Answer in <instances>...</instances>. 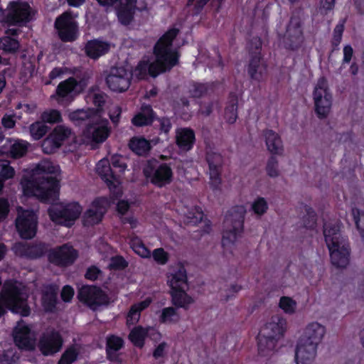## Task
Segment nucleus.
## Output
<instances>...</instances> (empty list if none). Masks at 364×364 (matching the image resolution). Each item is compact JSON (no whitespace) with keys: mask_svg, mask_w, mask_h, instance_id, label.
Returning <instances> with one entry per match:
<instances>
[{"mask_svg":"<svg viewBox=\"0 0 364 364\" xmlns=\"http://www.w3.org/2000/svg\"><path fill=\"white\" fill-rule=\"evenodd\" d=\"M323 235L332 265L339 269H346L350 263V249L347 240L340 232L339 225L337 223H325Z\"/></svg>","mask_w":364,"mask_h":364,"instance_id":"7ed1b4c3","label":"nucleus"},{"mask_svg":"<svg viewBox=\"0 0 364 364\" xmlns=\"http://www.w3.org/2000/svg\"><path fill=\"white\" fill-rule=\"evenodd\" d=\"M303 36L299 20L292 18L287 26L284 36V43L286 48L291 50L296 49L302 43Z\"/></svg>","mask_w":364,"mask_h":364,"instance_id":"412c9836","label":"nucleus"},{"mask_svg":"<svg viewBox=\"0 0 364 364\" xmlns=\"http://www.w3.org/2000/svg\"><path fill=\"white\" fill-rule=\"evenodd\" d=\"M195 141V134L191 129L183 128L177 130L176 142L178 146L185 151L191 149Z\"/></svg>","mask_w":364,"mask_h":364,"instance_id":"e433bc0d","label":"nucleus"},{"mask_svg":"<svg viewBox=\"0 0 364 364\" xmlns=\"http://www.w3.org/2000/svg\"><path fill=\"white\" fill-rule=\"evenodd\" d=\"M306 215L304 218V225L306 228L312 229L316 223V215L310 208L306 209Z\"/></svg>","mask_w":364,"mask_h":364,"instance_id":"4d7b16f0","label":"nucleus"},{"mask_svg":"<svg viewBox=\"0 0 364 364\" xmlns=\"http://www.w3.org/2000/svg\"><path fill=\"white\" fill-rule=\"evenodd\" d=\"M206 161L209 166L210 184L214 188H217L221 183L220 174L223 169V158L220 154L209 151L206 154Z\"/></svg>","mask_w":364,"mask_h":364,"instance_id":"aec40b11","label":"nucleus"},{"mask_svg":"<svg viewBox=\"0 0 364 364\" xmlns=\"http://www.w3.org/2000/svg\"><path fill=\"white\" fill-rule=\"evenodd\" d=\"M246 208L243 205H236L230 209L225 215L224 228H231L236 230H243Z\"/></svg>","mask_w":364,"mask_h":364,"instance_id":"b1692460","label":"nucleus"},{"mask_svg":"<svg viewBox=\"0 0 364 364\" xmlns=\"http://www.w3.org/2000/svg\"><path fill=\"white\" fill-rule=\"evenodd\" d=\"M107 119L102 118L100 113L94 117L88 127L83 129L85 139L95 144L103 143L109 136L111 128Z\"/></svg>","mask_w":364,"mask_h":364,"instance_id":"6e6552de","label":"nucleus"},{"mask_svg":"<svg viewBox=\"0 0 364 364\" xmlns=\"http://www.w3.org/2000/svg\"><path fill=\"white\" fill-rule=\"evenodd\" d=\"M96 171L109 188H111L112 185L115 186L114 181H117L116 176L107 159H104L100 160L97 164Z\"/></svg>","mask_w":364,"mask_h":364,"instance_id":"f704fd0d","label":"nucleus"},{"mask_svg":"<svg viewBox=\"0 0 364 364\" xmlns=\"http://www.w3.org/2000/svg\"><path fill=\"white\" fill-rule=\"evenodd\" d=\"M13 338L15 344L21 349L31 350L36 343V335L26 323L21 320L13 330Z\"/></svg>","mask_w":364,"mask_h":364,"instance_id":"ddd939ff","label":"nucleus"},{"mask_svg":"<svg viewBox=\"0 0 364 364\" xmlns=\"http://www.w3.org/2000/svg\"><path fill=\"white\" fill-rule=\"evenodd\" d=\"M133 250L141 257H150L151 251L139 239H134L132 242Z\"/></svg>","mask_w":364,"mask_h":364,"instance_id":"8fccbe9b","label":"nucleus"},{"mask_svg":"<svg viewBox=\"0 0 364 364\" xmlns=\"http://www.w3.org/2000/svg\"><path fill=\"white\" fill-rule=\"evenodd\" d=\"M18 215L16 219V228L23 239H31L36 233L37 218L33 210L17 208Z\"/></svg>","mask_w":364,"mask_h":364,"instance_id":"1a4fd4ad","label":"nucleus"},{"mask_svg":"<svg viewBox=\"0 0 364 364\" xmlns=\"http://www.w3.org/2000/svg\"><path fill=\"white\" fill-rule=\"evenodd\" d=\"M48 212L50 219L55 223L70 227L80 216L82 208L77 203H72L64 205H53Z\"/></svg>","mask_w":364,"mask_h":364,"instance_id":"423d86ee","label":"nucleus"},{"mask_svg":"<svg viewBox=\"0 0 364 364\" xmlns=\"http://www.w3.org/2000/svg\"><path fill=\"white\" fill-rule=\"evenodd\" d=\"M41 119L44 123L54 124L61 121V114L56 109H50L42 113Z\"/></svg>","mask_w":364,"mask_h":364,"instance_id":"3c124183","label":"nucleus"},{"mask_svg":"<svg viewBox=\"0 0 364 364\" xmlns=\"http://www.w3.org/2000/svg\"><path fill=\"white\" fill-rule=\"evenodd\" d=\"M344 30V26L343 24L337 25L333 31V36L332 38V46L333 49H336L338 46L340 44L342 38L343 32Z\"/></svg>","mask_w":364,"mask_h":364,"instance_id":"bf43d9fd","label":"nucleus"},{"mask_svg":"<svg viewBox=\"0 0 364 364\" xmlns=\"http://www.w3.org/2000/svg\"><path fill=\"white\" fill-rule=\"evenodd\" d=\"M127 265L128 263L122 257L117 256L111 258L109 268L110 269L120 270L124 269Z\"/></svg>","mask_w":364,"mask_h":364,"instance_id":"6e6d98bb","label":"nucleus"},{"mask_svg":"<svg viewBox=\"0 0 364 364\" xmlns=\"http://www.w3.org/2000/svg\"><path fill=\"white\" fill-rule=\"evenodd\" d=\"M144 175L150 178L152 183L158 187H162L171 183L172 180V170L169 166L166 164L157 165L149 164L144 169Z\"/></svg>","mask_w":364,"mask_h":364,"instance_id":"4468645a","label":"nucleus"},{"mask_svg":"<svg viewBox=\"0 0 364 364\" xmlns=\"http://www.w3.org/2000/svg\"><path fill=\"white\" fill-rule=\"evenodd\" d=\"M109 49V43L98 40L88 41L85 46L86 54L93 59H97L105 54L108 52Z\"/></svg>","mask_w":364,"mask_h":364,"instance_id":"72a5a7b5","label":"nucleus"},{"mask_svg":"<svg viewBox=\"0 0 364 364\" xmlns=\"http://www.w3.org/2000/svg\"><path fill=\"white\" fill-rule=\"evenodd\" d=\"M150 303L151 300L147 299L132 305L127 316V323L134 324L136 323L139 319L140 312L147 308Z\"/></svg>","mask_w":364,"mask_h":364,"instance_id":"4c0bfd02","label":"nucleus"},{"mask_svg":"<svg viewBox=\"0 0 364 364\" xmlns=\"http://www.w3.org/2000/svg\"><path fill=\"white\" fill-rule=\"evenodd\" d=\"M317 347L299 340L295 351L297 364H311L316 355Z\"/></svg>","mask_w":364,"mask_h":364,"instance_id":"bb28decb","label":"nucleus"},{"mask_svg":"<svg viewBox=\"0 0 364 364\" xmlns=\"http://www.w3.org/2000/svg\"><path fill=\"white\" fill-rule=\"evenodd\" d=\"M111 164L113 168H118L119 172H123L127 168L124 159L119 155H114L112 156Z\"/></svg>","mask_w":364,"mask_h":364,"instance_id":"680f3d73","label":"nucleus"},{"mask_svg":"<svg viewBox=\"0 0 364 364\" xmlns=\"http://www.w3.org/2000/svg\"><path fill=\"white\" fill-rule=\"evenodd\" d=\"M122 113V109L119 106H114L109 112V118L112 122L117 126L119 122V118Z\"/></svg>","mask_w":364,"mask_h":364,"instance_id":"69168bd1","label":"nucleus"},{"mask_svg":"<svg viewBox=\"0 0 364 364\" xmlns=\"http://www.w3.org/2000/svg\"><path fill=\"white\" fill-rule=\"evenodd\" d=\"M352 215L360 236L364 240V211L353 209Z\"/></svg>","mask_w":364,"mask_h":364,"instance_id":"603ef678","label":"nucleus"},{"mask_svg":"<svg viewBox=\"0 0 364 364\" xmlns=\"http://www.w3.org/2000/svg\"><path fill=\"white\" fill-rule=\"evenodd\" d=\"M313 98L315 111L321 119L325 118L329 113L332 105V95L329 91L327 80L321 77L314 88Z\"/></svg>","mask_w":364,"mask_h":364,"instance_id":"0eeeda50","label":"nucleus"},{"mask_svg":"<svg viewBox=\"0 0 364 364\" xmlns=\"http://www.w3.org/2000/svg\"><path fill=\"white\" fill-rule=\"evenodd\" d=\"M60 39L63 41H73L76 38L77 25L68 13L60 16L55 22Z\"/></svg>","mask_w":364,"mask_h":364,"instance_id":"a211bd4d","label":"nucleus"},{"mask_svg":"<svg viewBox=\"0 0 364 364\" xmlns=\"http://www.w3.org/2000/svg\"><path fill=\"white\" fill-rule=\"evenodd\" d=\"M72 134L70 128L64 125L56 126L43 141L41 144L43 151L47 154L55 152Z\"/></svg>","mask_w":364,"mask_h":364,"instance_id":"f8f14e48","label":"nucleus"},{"mask_svg":"<svg viewBox=\"0 0 364 364\" xmlns=\"http://www.w3.org/2000/svg\"><path fill=\"white\" fill-rule=\"evenodd\" d=\"M147 331L141 326L134 328L129 333V338L134 346L141 348L144 344V338Z\"/></svg>","mask_w":364,"mask_h":364,"instance_id":"79ce46f5","label":"nucleus"},{"mask_svg":"<svg viewBox=\"0 0 364 364\" xmlns=\"http://www.w3.org/2000/svg\"><path fill=\"white\" fill-rule=\"evenodd\" d=\"M135 10L119 7L117 11L118 19L123 25H129L133 19Z\"/></svg>","mask_w":364,"mask_h":364,"instance_id":"de8ad7c7","label":"nucleus"},{"mask_svg":"<svg viewBox=\"0 0 364 364\" xmlns=\"http://www.w3.org/2000/svg\"><path fill=\"white\" fill-rule=\"evenodd\" d=\"M187 274L185 267L181 264H178L173 268L168 283L171 287V290L180 288H188Z\"/></svg>","mask_w":364,"mask_h":364,"instance_id":"c85d7f7f","label":"nucleus"},{"mask_svg":"<svg viewBox=\"0 0 364 364\" xmlns=\"http://www.w3.org/2000/svg\"><path fill=\"white\" fill-rule=\"evenodd\" d=\"M85 85V80L77 82L74 77H69L68 80L61 82L56 89V94L59 100L72 101L73 97L80 92Z\"/></svg>","mask_w":364,"mask_h":364,"instance_id":"6ab92c4d","label":"nucleus"},{"mask_svg":"<svg viewBox=\"0 0 364 364\" xmlns=\"http://www.w3.org/2000/svg\"><path fill=\"white\" fill-rule=\"evenodd\" d=\"M132 77V72L124 67H113L106 77V84L111 90L122 92L129 87Z\"/></svg>","mask_w":364,"mask_h":364,"instance_id":"9d476101","label":"nucleus"},{"mask_svg":"<svg viewBox=\"0 0 364 364\" xmlns=\"http://www.w3.org/2000/svg\"><path fill=\"white\" fill-rule=\"evenodd\" d=\"M31 8L26 2H12L6 14V21L10 24H21L31 20Z\"/></svg>","mask_w":364,"mask_h":364,"instance_id":"dca6fc26","label":"nucleus"},{"mask_svg":"<svg viewBox=\"0 0 364 364\" xmlns=\"http://www.w3.org/2000/svg\"><path fill=\"white\" fill-rule=\"evenodd\" d=\"M335 0H321L319 5V11L322 14H326L328 11L333 9Z\"/></svg>","mask_w":364,"mask_h":364,"instance_id":"774afa93","label":"nucleus"},{"mask_svg":"<svg viewBox=\"0 0 364 364\" xmlns=\"http://www.w3.org/2000/svg\"><path fill=\"white\" fill-rule=\"evenodd\" d=\"M242 230H236L231 228H225L222 243L223 246H228L234 244Z\"/></svg>","mask_w":364,"mask_h":364,"instance_id":"a18cd8bd","label":"nucleus"},{"mask_svg":"<svg viewBox=\"0 0 364 364\" xmlns=\"http://www.w3.org/2000/svg\"><path fill=\"white\" fill-rule=\"evenodd\" d=\"M154 259L160 264H166L168 260V255L163 248H157L152 253Z\"/></svg>","mask_w":364,"mask_h":364,"instance_id":"13d9d810","label":"nucleus"},{"mask_svg":"<svg viewBox=\"0 0 364 364\" xmlns=\"http://www.w3.org/2000/svg\"><path fill=\"white\" fill-rule=\"evenodd\" d=\"M262 135L264 137L267 150L273 155H282L284 151V146L279 135L272 129L263 130Z\"/></svg>","mask_w":364,"mask_h":364,"instance_id":"c756f323","label":"nucleus"},{"mask_svg":"<svg viewBox=\"0 0 364 364\" xmlns=\"http://www.w3.org/2000/svg\"><path fill=\"white\" fill-rule=\"evenodd\" d=\"M287 321L279 315L273 316L258 336V350L262 356H267L275 348L276 344L284 334Z\"/></svg>","mask_w":364,"mask_h":364,"instance_id":"39448f33","label":"nucleus"},{"mask_svg":"<svg viewBox=\"0 0 364 364\" xmlns=\"http://www.w3.org/2000/svg\"><path fill=\"white\" fill-rule=\"evenodd\" d=\"M252 208L256 214L262 215L267 209V204L264 198H258L253 203Z\"/></svg>","mask_w":364,"mask_h":364,"instance_id":"052dcab7","label":"nucleus"},{"mask_svg":"<svg viewBox=\"0 0 364 364\" xmlns=\"http://www.w3.org/2000/svg\"><path fill=\"white\" fill-rule=\"evenodd\" d=\"M296 306V302L289 297L283 296L280 299L279 306L287 314L294 313Z\"/></svg>","mask_w":364,"mask_h":364,"instance_id":"864d4df0","label":"nucleus"},{"mask_svg":"<svg viewBox=\"0 0 364 364\" xmlns=\"http://www.w3.org/2000/svg\"><path fill=\"white\" fill-rule=\"evenodd\" d=\"M38 346L44 355H53L60 350L63 338L58 331L48 330L42 334Z\"/></svg>","mask_w":364,"mask_h":364,"instance_id":"2eb2a0df","label":"nucleus"},{"mask_svg":"<svg viewBox=\"0 0 364 364\" xmlns=\"http://www.w3.org/2000/svg\"><path fill=\"white\" fill-rule=\"evenodd\" d=\"M105 203L102 200H97L92 203L90 208L84 214V225L92 226L102 220L104 214L106 213Z\"/></svg>","mask_w":364,"mask_h":364,"instance_id":"393cba45","label":"nucleus"},{"mask_svg":"<svg viewBox=\"0 0 364 364\" xmlns=\"http://www.w3.org/2000/svg\"><path fill=\"white\" fill-rule=\"evenodd\" d=\"M187 289L180 288L170 291L171 302L176 307L186 310L194 302V299L186 292Z\"/></svg>","mask_w":364,"mask_h":364,"instance_id":"473e14b6","label":"nucleus"},{"mask_svg":"<svg viewBox=\"0 0 364 364\" xmlns=\"http://www.w3.org/2000/svg\"><path fill=\"white\" fill-rule=\"evenodd\" d=\"M15 173V171L13 167L8 164L4 165L0 171V178L3 181L11 178Z\"/></svg>","mask_w":364,"mask_h":364,"instance_id":"338daca9","label":"nucleus"},{"mask_svg":"<svg viewBox=\"0 0 364 364\" xmlns=\"http://www.w3.org/2000/svg\"><path fill=\"white\" fill-rule=\"evenodd\" d=\"M326 333L325 327L317 322L309 323L305 328L299 341L318 347Z\"/></svg>","mask_w":364,"mask_h":364,"instance_id":"5701e85b","label":"nucleus"},{"mask_svg":"<svg viewBox=\"0 0 364 364\" xmlns=\"http://www.w3.org/2000/svg\"><path fill=\"white\" fill-rule=\"evenodd\" d=\"M58 291V287L54 284L48 285L44 287L42 301L46 311H52L55 309Z\"/></svg>","mask_w":364,"mask_h":364,"instance_id":"c9c22d12","label":"nucleus"},{"mask_svg":"<svg viewBox=\"0 0 364 364\" xmlns=\"http://www.w3.org/2000/svg\"><path fill=\"white\" fill-rule=\"evenodd\" d=\"M19 48L17 40L10 36H4L0 38V49L6 53H15Z\"/></svg>","mask_w":364,"mask_h":364,"instance_id":"37998d69","label":"nucleus"},{"mask_svg":"<svg viewBox=\"0 0 364 364\" xmlns=\"http://www.w3.org/2000/svg\"><path fill=\"white\" fill-rule=\"evenodd\" d=\"M208 85L203 83L192 82L188 86L189 96L193 98H200L208 92Z\"/></svg>","mask_w":364,"mask_h":364,"instance_id":"c03bdc74","label":"nucleus"},{"mask_svg":"<svg viewBox=\"0 0 364 364\" xmlns=\"http://www.w3.org/2000/svg\"><path fill=\"white\" fill-rule=\"evenodd\" d=\"M48 129V127L44 124V122H38L31 125L30 133L34 139L38 140L47 133Z\"/></svg>","mask_w":364,"mask_h":364,"instance_id":"49530a36","label":"nucleus"},{"mask_svg":"<svg viewBox=\"0 0 364 364\" xmlns=\"http://www.w3.org/2000/svg\"><path fill=\"white\" fill-rule=\"evenodd\" d=\"M77 257V252L68 245H63L50 251L49 261L58 266L65 267L72 264Z\"/></svg>","mask_w":364,"mask_h":364,"instance_id":"f3484780","label":"nucleus"},{"mask_svg":"<svg viewBox=\"0 0 364 364\" xmlns=\"http://www.w3.org/2000/svg\"><path fill=\"white\" fill-rule=\"evenodd\" d=\"M59 172L58 166L50 161H42L38 164L31 180L27 181L23 186L25 192L41 198L46 202L55 201L58 196L57 175Z\"/></svg>","mask_w":364,"mask_h":364,"instance_id":"f03ea898","label":"nucleus"},{"mask_svg":"<svg viewBox=\"0 0 364 364\" xmlns=\"http://www.w3.org/2000/svg\"><path fill=\"white\" fill-rule=\"evenodd\" d=\"M27 149L28 143L26 141L8 138L0 147V154L18 159L26 154Z\"/></svg>","mask_w":364,"mask_h":364,"instance_id":"4be33fe9","label":"nucleus"},{"mask_svg":"<svg viewBox=\"0 0 364 364\" xmlns=\"http://www.w3.org/2000/svg\"><path fill=\"white\" fill-rule=\"evenodd\" d=\"M237 97L231 94L225 111V118L229 124H234L237 118Z\"/></svg>","mask_w":364,"mask_h":364,"instance_id":"58836bf2","label":"nucleus"},{"mask_svg":"<svg viewBox=\"0 0 364 364\" xmlns=\"http://www.w3.org/2000/svg\"><path fill=\"white\" fill-rule=\"evenodd\" d=\"M248 48L251 52V55H256L257 53L259 54V55H260L259 50L262 48V42L260 38L258 37L252 38L248 44Z\"/></svg>","mask_w":364,"mask_h":364,"instance_id":"0e129e2a","label":"nucleus"},{"mask_svg":"<svg viewBox=\"0 0 364 364\" xmlns=\"http://www.w3.org/2000/svg\"><path fill=\"white\" fill-rule=\"evenodd\" d=\"M178 32V29L171 28L159 38L154 48L155 60L152 62L142 60L137 65L140 77H144L147 74L155 77L170 70L178 63V55L172 49V41Z\"/></svg>","mask_w":364,"mask_h":364,"instance_id":"f257e3e1","label":"nucleus"},{"mask_svg":"<svg viewBox=\"0 0 364 364\" xmlns=\"http://www.w3.org/2000/svg\"><path fill=\"white\" fill-rule=\"evenodd\" d=\"M266 171L271 178H276L279 176V161L274 156H272L268 159Z\"/></svg>","mask_w":364,"mask_h":364,"instance_id":"09e8293b","label":"nucleus"},{"mask_svg":"<svg viewBox=\"0 0 364 364\" xmlns=\"http://www.w3.org/2000/svg\"><path fill=\"white\" fill-rule=\"evenodd\" d=\"M77 298L93 310L109 303L107 295L96 286H82L78 289Z\"/></svg>","mask_w":364,"mask_h":364,"instance_id":"9b49d317","label":"nucleus"},{"mask_svg":"<svg viewBox=\"0 0 364 364\" xmlns=\"http://www.w3.org/2000/svg\"><path fill=\"white\" fill-rule=\"evenodd\" d=\"M247 73L250 78L257 82H261L266 78L267 66L257 53L251 55Z\"/></svg>","mask_w":364,"mask_h":364,"instance_id":"a878e982","label":"nucleus"},{"mask_svg":"<svg viewBox=\"0 0 364 364\" xmlns=\"http://www.w3.org/2000/svg\"><path fill=\"white\" fill-rule=\"evenodd\" d=\"M124 341L120 337L111 335L107 337L106 353L107 358L112 362L121 363L118 351L123 347Z\"/></svg>","mask_w":364,"mask_h":364,"instance_id":"7c9ffc66","label":"nucleus"},{"mask_svg":"<svg viewBox=\"0 0 364 364\" xmlns=\"http://www.w3.org/2000/svg\"><path fill=\"white\" fill-rule=\"evenodd\" d=\"M16 359L12 350L4 351L0 355V364H14Z\"/></svg>","mask_w":364,"mask_h":364,"instance_id":"e2e57ef3","label":"nucleus"},{"mask_svg":"<svg viewBox=\"0 0 364 364\" xmlns=\"http://www.w3.org/2000/svg\"><path fill=\"white\" fill-rule=\"evenodd\" d=\"M100 113V110L94 109H81L71 112L68 114L69 119L77 126L84 125L85 128L92 122L94 117Z\"/></svg>","mask_w":364,"mask_h":364,"instance_id":"cd10ccee","label":"nucleus"},{"mask_svg":"<svg viewBox=\"0 0 364 364\" xmlns=\"http://www.w3.org/2000/svg\"><path fill=\"white\" fill-rule=\"evenodd\" d=\"M18 247L21 255L30 259L41 257L48 251V247L41 242L32 245L19 244Z\"/></svg>","mask_w":364,"mask_h":364,"instance_id":"2f4dec72","label":"nucleus"},{"mask_svg":"<svg viewBox=\"0 0 364 364\" xmlns=\"http://www.w3.org/2000/svg\"><path fill=\"white\" fill-rule=\"evenodd\" d=\"M129 148L137 155L143 156L150 149L149 142L144 138H133L129 144Z\"/></svg>","mask_w":364,"mask_h":364,"instance_id":"a19ab883","label":"nucleus"},{"mask_svg":"<svg viewBox=\"0 0 364 364\" xmlns=\"http://www.w3.org/2000/svg\"><path fill=\"white\" fill-rule=\"evenodd\" d=\"M77 352L74 348H69L62 355L58 364H71L76 360Z\"/></svg>","mask_w":364,"mask_h":364,"instance_id":"5fc2aeb1","label":"nucleus"},{"mask_svg":"<svg viewBox=\"0 0 364 364\" xmlns=\"http://www.w3.org/2000/svg\"><path fill=\"white\" fill-rule=\"evenodd\" d=\"M177 309V307L173 306L164 308L161 311V314L159 316V321L169 324L178 323L181 319V316Z\"/></svg>","mask_w":364,"mask_h":364,"instance_id":"ea45409f","label":"nucleus"},{"mask_svg":"<svg viewBox=\"0 0 364 364\" xmlns=\"http://www.w3.org/2000/svg\"><path fill=\"white\" fill-rule=\"evenodd\" d=\"M27 297L21 283L12 281L5 282L0 293V317L6 312L7 309L23 316H28L30 308L27 304Z\"/></svg>","mask_w":364,"mask_h":364,"instance_id":"20e7f679","label":"nucleus"}]
</instances>
